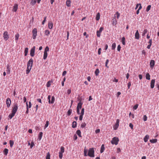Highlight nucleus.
<instances>
[{"label": "nucleus", "mask_w": 159, "mask_h": 159, "mask_svg": "<svg viewBox=\"0 0 159 159\" xmlns=\"http://www.w3.org/2000/svg\"><path fill=\"white\" fill-rule=\"evenodd\" d=\"M8 153V149L7 148H5L4 151V154L7 155Z\"/></svg>", "instance_id": "nucleus-32"}, {"label": "nucleus", "mask_w": 159, "mask_h": 159, "mask_svg": "<svg viewBox=\"0 0 159 159\" xmlns=\"http://www.w3.org/2000/svg\"><path fill=\"white\" fill-rule=\"evenodd\" d=\"M135 39H139V34L138 30H137L135 33Z\"/></svg>", "instance_id": "nucleus-13"}, {"label": "nucleus", "mask_w": 159, "mask_h": 159, "mask_svg": "<svg viewBox=\"0 0 159 159\" xmlns=\"http://www.w3.org/2000/svg\"><path fill=\"white\" fill-rule=\"evenodd\" d=\"M138 105V104H135L133 108V109L134 110H136L137 108Z\"/></svg>", "instance_id": "nucleus-50"}, {"label": "nucleus", "mask_w": 159, "mask_h": 159, "mask_svg": "<svg viewBox=\"0 0 159 159\" xmlns=\"http://www.w3.org/2000/svg\"><path fill=\"white\" fill-rule=\"evenodd\" d=\"M76 133L79 137H81V131L80 130H78L76 132Z\"/></svg>", "instance_id": "nucleus-21"}, {"label": "nucleus", "mask_w": 159, "mask_h": 159, "mask_svg": "<svg viewBox=\"0 0 159 159\" xmlns=\"http://www.w3.org/2000/svg\"><path fill=\"white\" fill-rule=\"evenodd\" d=\"M48 102L50 104V102H51V101H50L51 96L50 95H48Z\"/></svg>", "instance_id": "nucleus-59"}, {"label": "nucleus", "mask_w": 159, "mask_h": 159, "mask_svg": "<svg viewBox=\"0 0 159 159\" xmlns=\"http://www.w3.org/2000/svg\"><path fill=\"white\" fill-rule=\"evenodd\" d=\"M83 115H80L79 117V120H82L83 118Z\"/></svg>", "instance_id": "nucleus-64"}, {"label": "nucleus", "mask_w": 159, "mask_h": 159, "mask_svg": "<svg viewBox=\"0 0 159 159\" xmlns=\"http://www.w3.org/2000/svg\"><path fill=\"white\" fill-rule=\"evenodd\" d=\"M36 2V0H31V4L34 5Z\"/></svg>", "instance_id": "nucleus-35"}, {"label": "nucleus", "mask_w": 159, "mask_h": 159, "mask_svg": "<svg viewBox=\"0 0 159 159\" xmlns=\"http://www.w3.org/2000/svg\"><path fill=\"white\" fill-rule=\"evenodd\" d=\"M109 61L108 59H107L106 60V63H105V66L106 67H107V68H108V66H107V64L108 63Z\"/></svg>", "instance_id": "nucleus-52"}, {"label": "nucleus", "mask_w": 159, "mask_h": 159, "mask_svg": "<svg viewBox=\"0 0 159 159\" xmlns=\"http://www.w3.org/2000/svg\"><path fill=\"white\" fill-rule=\"evenodd\" d=\"M48 26L49 29H51L53 28V23L52 21H50L48 24Z\"/></svg>", "instance_id": "nucleus-15"}, {"label": "nucleus", "mask_w": 159, "mask_h": 159, "mask_svg": "<svg viewBox=\"0 0 159 159\" xmlns=\"http://www.w3.org/2000/svg\"><path fill=\"white\" fill-rule=\"evenodd\" d=\"M119 120L118 119L116 120V123L113 126V129L114 130H116L119 125Z\"/></svg>", "instance_id": "nucleus-8"}, {"label": "nucleus", "mask_w": 159, "mask_h": 159, "mask_svg": "<svg viewBox=\"0 0 159 159\" xmlns=\"http://www.w3.org/2000/svg\"><path fill=\"white\" fill-rule=\"evenodd\" d=\"M37 29L35 28L32 30L33 38L35 39L37 35Z\"/></svg>", "instance_id": "nucleus-3"}, {"label": "nucleus", "mask_w": 159, "mask_h": 159, "mask_svg": "<svg viewBox=\"0 0 159 159\" xmlns=\"http://www.w3.org/2000/svg\"><path fill=\"white\" fill-rule=\"evenodd\" d=\"M6 71L7 74H10V68L8 64L7 65V66Z\"/></svg>", "instance_id": "nucleus-14"}, {"label": "nucleus", "mask_w": 159, "mask_h": 159, "mask_svg": "<svg viewBox=\"0 0 159 159\" xmlns=\"http://www.w3.org/2000/svg\"><path fill=\"white\" fill-rule=\"evenodd\" d=\"M87 155L91 157H94V150L93 148H91L89 149Z\"/></svg>", "instance_id": "nucleus-1"}, {"label": "nucleus", "mask_w": 159, "mask_h": 159, "mask_svg": "<svg viewBox=\"0 0 159 159\" xmlns=\"http://www.w3.org/2000/svg\"><path fill=\"white\" fill-rule=\"evenodd\" d=\"M146 79L148 80H150V76L149 73H148L146 74Z\"/></svg>", "instance_id": "nucleus-22"}, {"label": "nucleus", "mask_w": 159, "mask_h": 159, "mask_svg": "<svg viewBox=\"0 0 159 159\" xmlns=\"http://www.w3.org/2000/svg\"><path fill=\"white\" fill-rule=\"evenodd\" d=\"M34 144L33 142H31L30 147L31 148H32L33 146L34 145Z\"/></svg>", "instance_id": "nucleus-57"}, {"label": "nucleus", "mask_w": 159, "mask_h": 159, "mask_svg": "<svg viewBox=\"0 0 159 159\" xmlns=\"http://www.w3.org/2000/svg\"><path fill=\"white\" fill-rule=\"evenodd\" d=\"M59 158L61 159L62 158L63 156L62 153L59 152Z\"/></svg>", "instance_id": "nucleus-53"}, {"label": "nucleus", "mask_w": 159, "mask_h": 159, "mask_svg": "<svg viewBox=\"0 0 159 159\" xmlns=\"http://www.w3.org/2000/svg\"><path fill=\"white\" fill-rule=\"evenodd\" d=\"M84 108H82V109L81 110V113H80L81 115H84Z\"/></svg>", "instance_id": "nucleus-54"}, {"label": "nucleus", "mask_w": 159, "mask_h": 159, "mask_svg": "<svg viewBox=\"0 0 159 159\" xmlns=\"http://www.w3.org/2000/svg\"><path fill=\"white\" fill-rule=\"evenodd\" d=\"M99 73V70L98 69H97L95 71V74L96 76H98V74Z\"/></svg>", "instance_id": "nucleus-27"}, {"label": "nucleus", "mask_w": 159, "mask_h": 159, "mask_svg": "<svg viewBox=\"0 0 159 159\" xmlns=\"http://www.w3.org/2000/svg\"><path fill=\"white\" fill-rule=\"evenodd\" d=\"M77 138H78L76 134H75V135H74V139L75 140H76L77 139Z\"/></svg>", "instance_id": "nucleus-61"}, {"label": "nucleus", "mask_w": 159, "mask_h": 159, "mask_svg": "<svg viewBox=\"0 0 159 159\" xmlns=\"http://www.w3.org/2000/svg\"><path fill=\"white\" fill-rule=\"evenodd\" d=\"M43 135V133L42 132H40L39 134V139L40 140L42 137Z\"/></svg>", "instance_id": "nucleus-36"}, {"label": "nucleus", "mask_w": 159, "mask_h": 159, "mask_svg": "<svg viewBox=\"0 0 159 159\" xmlns=\"http://www.w3.org/2000/svg\"><path fill=\"white\" fill-rule=\"evenodd\" d=\"M3 37L5 40H7L9 38V35L8 34V32L7 31H5L3 34Z\"/></svg>", "instance_id": "nucleus-10"}, {"label": "nucleus", "mask_w": 159, "mask_h": 159, "mask_svg": "<svg viewBox=\"0 0 159 159\" xmlns=\"http://www.w3.org/2000/svg\"><path fill=\"white\" fill-rule=\"evenodd\" d=\"M129 126L130 127V128L132 129H133V125L131 123H130L129 124Z\"/></svg>", "instance_id": "nucleus-60"}, {"label": "nucleus", "mask_w": 159, "mask_h": 159, "mask_svg": "<svg viewBox=\"0 0 159 159\" xmlns=\"http://www.w3.org/2000/svg\"><path fill=\"white\" fill-rule=\"evenodd\" d=\"M15 114V113L12 112V113L10 114L8 116L9 119H11L14 116Z\"/></svg>", "instance_id": "nucleus-24"}, {"label": "nucleus", "mask_w": 159, "mask_h": 159, "mask_svg": "<svg viewBox=\"0 0 159 159\" xmlns=\"http://www.w3.org/2000/svg\"><path fill=\"white\" fill-rule=\"evenodd\" d=\"M50 85L51 83L50 81H48L47 84V87H49L50 86Z\"/></svg>", "instance_id": "nucleus-51"}, {"label": "nucleus", "mask_w": 159, "mask_h": 159, "mask_svg": "<svg viewBox=\"0 0 159 159\" xmlns=\"http://www.w3.org/2000/svg\"><path fill=\"white\" fill-rule=\"evenodd\" d=\"M19 35L18 33L17 34L15 35V40H17L18 39Z\"/></svg>", "instance_id": "nucleus-42"}, {"label": "nucleus", "mask_w": 159, "mask_h": 159, "mask_svg": "<svg viewBox=\"0 0 159 159\" xmlns=\"http://www.w3.org/2000/svg\"><path fill=\"white\" fill-rule=\"evenodd\" d=\"M100 15L99 13H97L96 16V19L97 20H98L100 19Z\"/></svg>", "instance_id": "nucleus-26"}, {"label": "nucleus", "mask_w": 159, "mask_h": 159, "mask_svg": "<svg viewBox=\"0 0 159 159\" xmlns=\"http://www.w3.org/2000/svg\"><path fill=\"white\" fill-rule=\"evenodd\" d=\"M47 52H44L43 59L44 60L46 59L47 57Z\"/></svg>", "instance_id": "nucleus-28"}, {"label": "nucleus", "mask_w": 159, "mask_h": 159, "mask_svg": "<svg viewBox=\"0 0 159 159\" xmlns=\"http://www.w3.org/2000/svg\"><path fill=\"white\" fill-rule=\"evenodd\" d=\"M151 7V5H148L147 7L146 11L147 12L148 11L150 10Z\"/></svg>", "instance_id": "nucleus-34"}, {"label": "nucleus", "mask_w": 159, "mask_h": 159, "mask_svg": "<svg viewBox=\"0 0 159 159\" xmlns=\"http://www.w3.org/2000/svg\"><path fill=\"white\" fill-rule=\"evenodd\" d=\"M121 48V47H120V45H118V47H117V50H118L119 52L120 51V50Z\"/></svg>", "instance_id": "nucleus-55"}, {"label": "nucleus", "mask_w": 159, "mask_h": 159, "mask_svg": "<svg viewBox=\"0 0 159 159\" xmlns=\"http://www.w3.org/2000/svg\"><path fill=\"white\" fill-rule=\"evenodd\" d=\"M116 47V43H113L112 44V46H111V47H112L111 49H112V50L114 49Z\"/></svg>", "instance_id": "nucleus-38"}, {"label": "nucleus", "mask_w": 159, "mask_h": 159, "mask_svg": "<svg viewBox=\"0 0 159 159\" xmlns=\"http://www.w3.org/2000/svg\"><path fill=\"white\" fill-rule=\"evenodd\" d=\"M86 123H82L81 125V127L82 128H84L86 126Z\"/></svg>", "instance_id": "nucleus-46"}, {"label": "nucleus", "mask_w": 159, "mask_h": 159, "mask_svg": "<svg viewBox=\"0 0 159 159\" xmlns=\"http://www.w3.org/2000/svg\"><path fill=\"white\" fill-rule=\"evenodd\" d=\"M31 68H30V67H27V70H26V73L27 74H28L30 72V71L31 70Z\"/></svg>", "instance_id": "nucleus-37"}, {"label": "nucleus", "mask_w": 159, "mask_h": 159, "mask_svg": "<svg viewBox=\"0 0 159 159\" xmlns=\"http://www.w3.org/2000/svg\"><path fill=\"white\" fill-rule=\"evenodd\" d=\"M44 20L42 22V24L43 25L44 24V23L45 22V21H46V16H45L44 18Z\"/></svg>", "instance_id": "nucleus-56"}, {"label": "nucleus", "mask_w": 159, "mask_h": 159, "mask_svg": "<svg viewBox=\"0 0 159 159\" xmlns=\"http://www.w3.org/2000/svg\"><path fill=\"white\" fill-rule=\"evenodd\" d=\"M71 92V90L70 89H68L67 90V94L68 95H69V94H70V93Z\"/></svg>", "instance_id": "nucleus-62"}, {"label": "nucleus", "mask_w": 159, "mask_h": 159, "mask_svg": "<svg viewBox=\"0 0 159 159\" xmlns=\"http://www.w3.org/2000/svg\"><path fill=\"white\" fill-rule=\"evenodd\" d=\"M64 152V148L63 147H61V151L59 152H61V153H63Z\"/></svg>", "instance_id": "nucleus-40"}, {"label": "nucleus", "mask_w": 159, "mask_h": 159, "mask_svg": "<svg viewBox=\"0 0 159 159\" xmlns=\"http://www.w3.org/2000/svg\"><path fill=\"white\" fill-rule=\"evenodd\" d=\"M49 51V48L48 46L46 47L45 48L44 52H47Z\"/></svg>", "instance_id": "nucleus-44"}, {"label": "nucleus", "mask_w": 159, "mask_h": 159, "mask_svg": "<svg viewBox=\"0 0 159 159\" xmlns=\"http://www.w3.org/2000/svg\"><path fill=\"white\" fill-rule=\"evenodd\" d=\"M148 30L147 29L144 30L143 33L142 34L143 36H144L145 34L147 32Z\"/></svg>", "instance_id": "nucleus-49"}, {"label": "nucleus", "mask_w": 159, "mask_h": 159, "mask_svg": "<svg viewBox=\"0 0 159 159\" xmlns=\"http://www.w3.org/2000/svg\"><path fill=\"white\" fill-rule=\"evenodd\" d=\"M18 5L16 4H15L13 6V10L15 12H16L18 9Z\"/></svg>", "instance_id": "nucleus-18"}, {"label": "nucleus", "mask_w": 159, "mask_h": 159, "mask_svg": "<svg viewBox=\"0 0 159 159\" xmlns=\"http://www.w3.org/2000/svg\"><path fill=\"white\" fill-rule=\"evenodd\" d=\"M70 1L67 0L66 2V5L68 7L70 6Z\"/></svg>", "instance_id": "nucleus-29"}, {"label": "nucleus", "mask_w": 159, "mask_h": 159, "mask_svg": "<svg viewBox=\"0 0 159 159\" xmlns=\"http://www.w3.org/2000/svg\"><path fill=\"white\" fill-rule=\"evenodd\" d=\"M77 123L76 121H74L72 123V127L75 128L77 126Z\"/></svg>", "instance_id": "nucleus-20"}, {"label": "nucleus", "mask_w": 159, "mask_h": 159, "mask_svg": "<svg viewBox=\"0 0 159 159\" xmlns=\"http://www.w3.org/2000/svg\"><path fill=\"white\" fill-rule=\"evenodd\" d=\"M119 141V139L118 138L114 137L112 138L111 141V143L112 144L117 145L118 144Z\"/></svg>", "instance_id": "nucleus-2"}, {"label": "nucleus", "mask_w": 159, "mask_h": 159, "mask_svg": "<svg viewBox=\"0 0 159 159\" xmlns=\"http://www.w3.org/2000/svg\"><path fill=\"white\" fill-rule=\"evenodd\" d=\"M45 34L47 36H48L50 34V31L47 30H46L45 31Z\"/></svg>", "instance_id": "nucleus-41"}, {"label": "nucleus", "mask_w": 159, "mask_h": 159, "mask_svg": "<svg viewBox=\"0 0 159 159\" xmlns=\"http://www.w3.org/2000/svg\"><path fill=\"white\" fill-rule=\"evenodd\" d=\"M104 28L103 27H101L99 30H98L97 31V35L98 37H99L100 36V33L103 30Z\"/></svg>", "instance_id": "nucleus-7"}, {"label": "nucleus", "mask_w": 159, "mask_h": 159, "mask_svg": "<svg viewBox=\"0 0 159 159\" xmlns=\"http://www.w3.org/2000/svg\"><path fill=\"white\" fill-rule=\"evenodd\" d=\"M50 155L49 152H48L46 156V159H50Z\"/></svg>", "instance_id": "nucleus-33"}, {"label": "nucleus", "mask_w": 159, "mask_h": 159, "mask_svg": "<svg viewBox=\"0 0 159 159\" xmlns=\"http://www.w3.org/2000/svg\"><path fill=\"white\" fill-rule=\"evenodd\" d=\"M35 46H34L31 49L30 51V56L33 57L34 56V52L35 50Z\"/></svg>", "instance_id": "nucleus-6"}, {"label": "nucleus", "mask_w": 159, "mask_h": 159, "mask_svg": "<svg viewBox=\"0 0 159 159\" xmlns=\"http://www.w3.org/2000/svg\"><path fill=\"white\" fill-rule=\"evenodd\" d=\"M6 103L7 105V107L9 108L10 107L11 103V100L10 98H8L7 99Z\"/></svg>", "instance_id": "nucleus-9"}, {"label": "nucleus", "mask_w": 159, "mask_h": 159, "mask_svg": "<svg viewBox=\"0 0 159 159\" xmlns=\"http://www.w3.org/2000/svg\"><path fill=\"white\" fill-rule=\"evenodd\" d=\"M147 116L146 115H144L143 117V120L144 121H145L147 120Z\"/></svg>", "instance_id": "nucleus-47"}, {"label": "nucleus", "mask_w": 159, "mask_h": 159, "mask_svg": "<svg viewBox=\"0 0 159 159\" xmlns=\"http://www.w3.org/2000/svg\"><path fill=\"white\" fill-rule=\"evenodd\" d=\"M18 109L17 105L16 103L14 104V107L13 108L12 112L16 113Z\"/></svg>", "instance_id": "nucleus-5"}, {"label": "nucleus", "mask_w": 159, "mask_h": 159, "mask_svg": "<svg viewBox=\"0 0 159 159\" xmlns=\"http://www.w3.org/2000/svg\"><path fill=\"white\" fill-rule=\"evenodd\" d=\"M150 67L151 68H153L155 65V61L154 60H151L150 63Z\"/></svg>", "instance_id": "nucleus-12"}, {"label": "nucleus", "mask_w": 159, "mask_h": 159, "mask_svg": "<svg viewBox=\"0 0 159 159\" xmlns=\"http://www.w3.org/2000/svg\"><path fill=\"white\" fill-rule=\"evenodd\" d=\"M82 105V103L80 101L78 104L77 108H78L79 109H80L81 108Z\"/></svg>", "instance_id": "nucleus-17"}, {"label": "nucleus", "mask_w": 159, "mask_h": 159, "mask_svg": "<svg viewBox=\"0 0 159 159\" xmlns=\"http://www.w3.org/2000/svg\"><path fill=\"white\" fill-rule=\"evenodd\" d=\"M28 51V48H26L25 49V56H26L27 55Z\"/></svg>", "instance_id": "nucleus-25"}, {"label": "nucleus", "mask_w": 159, "mask_h": 159, "mask_svg": "<svg viewBox=\"0 0 159 159\" xmlns=\"http://www.w3.org/2000/svg\"><path fill=\"white\" fill-rule=\"evenodd\" d=\"M155 82V80H152L151 81V84H150V87L152 89H153L154 88V84Z\"/></svg>", "instance_id": "nucleus-11"}, {"label": "nucleus", "mask_w": 159, "mask_h": 159, "mask_svg": "<svg viewBox=\"0 0 159 159\" xmlns=\"http://www.w3.org/2000/svg\"><path fill=\"white\" fill-rule=\"evenodd\" d=\"M72 110L71 109H70L67 112V115L68 116H70L72 113Z\"/></svg>", "instance_id": "nucleus-30"}, {"label": "nucleus", "mask_w": 159, "mask_h": 159, "mask_svg": "<svg viewBox=\"0 0 159 159\" xmlns=\"http://www.w3.org/2000/svg\"><path fill=\"white\" fill-rule=\"evenodd\" d=\"M116 15H117V18L118 19L120 15V13L118 12H116Z\"/></svg>", "instance_id": "nucleus-63"}, {"label": "nucleus", "mask_w": 159, "mask_h": 159, "mask_svg": "<svg viewBox=\"0 0 159 159\" xmlns=\"http://www.w3.org/2000/svg\"><path fill=\"white\" fill-rule=\"evenodd\" d=\"M49 121L48 120L46 121V124L44 126L45 128H47L48 125Z\"/></svg>", "instance_id": "nucleus-45"}, {"label": "nucleus", "mask_w": 159, "mask_h": 159, "mask_svg": "<svg viewBox=\"0 0 159 159\" xmlns=\"http://www.w3.org/2000/svg\"><path fill=\"white\" fill-rule=\"evenodd\" d=\"M55 99L54 97L53 96L52 97V98H51V102H50V103H51V104L53 103L55 101Z\"/></svg>", "instance_id": "nucleus-31"}, {"label": "nucleus", "mask_w": 159, "mask_h": 159, "mask_svg": "<svg viewBox=\"0 0 159 159\" xmlns=\"http://www.w3.org/2000/svg\"><path fill=\"white\" fill-rule=\"evenodd\" d=\"M157 139H152L150 140V142L152 143H155L157 142Z\"/></svg>", "instance_id": "nucleus-23"}, {"label": "nucleus", "mask_w": 159, "mask_h": 159, "mask_svg": "<svg viewBox=\"0 0 159 159\" xmlns=\"http://www.w3.org/2000/svg\"><path fill=\"white\" fill-rule=\"evenodd\" d=\"M26 107H27V110L26 111V114H27L28 113V111H29V108H28V104L27 102H26Z\"/></svg>", "instance_id": "nucleus-48"}, {"label": "nucleus", "mask_w": 159, "mask_h": 159, "mask_svg": "<svg viewBox=\"0 0 159 159\" xmlns=\"http://www.w3.org/2000/svg\"><path fill=\"white\" fill-rule=\"evenodd\" d=\"M87 150L85 148L84 149V154L85 156H88L87 154Z\"/></svg>", "instance_id": "nucleus-43"}, {"label": "nucleus", "mask_w": 159, "mask_h": 159, "mask_svg": "<svg viewBox=\"0 0 159 159\" xmlns=\"http://www.w3.org/2000/svg\"><path fill=\"white\" fill-rule=\"evenodd\" d=\"M101 48H99L98 49V55H100L101 53Z\"/></svg>", "instance_id": "nucleus-58"}, {"label": "nucleus", "mask_w": 159, "mask_h": 159, "mask_svg": "<svg viewBox=\"0 0 159 159\" xmlns=\"http://www.w3.org/2000/svg\"><path fill=\"white\" fill-rule=\"evenodd\" d=\"M33 59L32 58L30 59L27 63V67H30V68H32L33 65Z\"/></svg>", "instance_id": "nucleus-4"}, {"label": "nucleus", "mask_w": 159, "mask_h": 159, "mask_svg": "<svg viewBox=\"0 0 159 159\" xmlns=\"http://www.w3.org/2000/svg\"><path fill=\"white\" fill-rule=\"evenodd\" d=\"M10 146L11 147H12L13 144H14V142L13 141L10 140Z\"/></svg>", "instance_id": "nucleus-39"}, {"label": "nucleus", "mask_w": 159, "mask_h": 159, "mask_svg": "<svg viewBox=\"0 0 159 159\" xmlns=\"http://www.w3.org/2000/svg\"><path fill=\"white\" fill-rule=\"evenodd\" d=\"M149 138V136L148 135H146L144 138V141L145 142H147Z\"/></svg>", "instance_id": "nucleus-16"}, {"label": "nucleus", "mask_w": 159, "mask_h": 159, "mask_svg": "<svg viewBox=\"0 0 159 159\" xmlns=\"http://www.w3.org/2000/svg\"><path fill=\"white\" fill-rule=\"evenodd\" d=\"M105 149V147H104V144H102L101 146V150L100 151V152L101 153H102L103 151H104Z\"/></svg>", "instance_id": "nucleus-19"}]
</instances>
